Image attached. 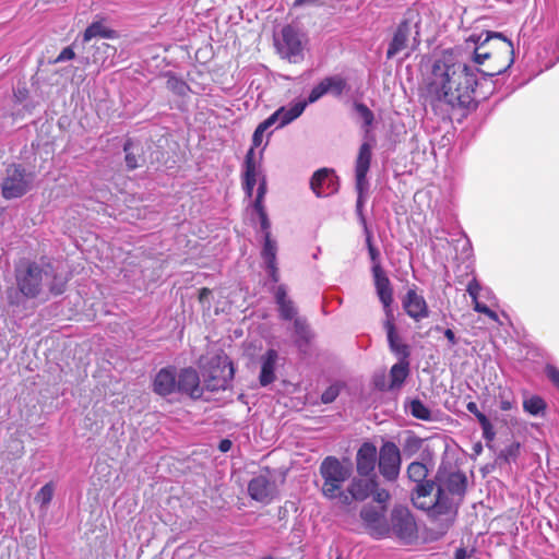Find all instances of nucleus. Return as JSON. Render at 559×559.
<instances>
[{
  "label": "nucleus",
  "instance_id": "338daca9",
  "mask_svg": "<svg viewBox=\"0 0 559 559\" xmlns=\"http://www.w3.org/2000/svg\"><path fill=\"white\" fill-rule=\"evenodd\" d=\"M211 294V290L209 288H202L199 294L200 300L205 299Z\"/></svg>",
  "mask_w": 559,
  "mask_h": 559
},
{
  "label": "nucleus",
  "instance_id": "9b49d317",
  "mask_svg": "<svg viewBox=\"0 0 559 559\" xmlns=\"http://www.w3.org/2000/svg\"><path fill=\"white\" fill-rule=\"evenodd\" d=\"M301 33L292 25L282 29V39L276 43L278 53L289 62L298 63L304 60V44Z\"/></svg>",
  "mask_w": 559,
  "mask_h": 559
},
{
  "label": "nucleus",
  "instance_id": "2eb2a0df",
  "mask_svg": "<svg viewBox=\"0 0 559 559\" xmlns=\"http://www.w3.org/2000/svg\"><path fill=\"white\" fill-rule=\"evenodd\" d=\"M347 90L346 79L340 74L328 75L317 83L309 92L307 99L308 103L314 104L321 99L324 95L331 94L332 96L340 98Z\"/></svg>",
  "mask_w": 559,
  "mask_h": 559
},
{
  "label": "nucleus",
  "instance_id": "09e8293b",
  "mask_svg": "<svg viewBox=\"0 0 559 559\" xmlns=\"http://www.w3.org/2000/svg\"><path fill=\"white\" fill-rule=\"evenodd\" d=\"M168 86L178 95H183L188 90V85L178 79H169Z\"/></svg>",
  "mask_w": 559,
  "mask_h": 559
},
{
  "label": "nucleus",
  "instance_id": "6e6d98bb",
  "mask_svg": "<svg viewBox=\"0 0 559 559\" xmlns=\"http://www.w3.org/2000/svg\"><path fill=\"white\" fill-rule=\"evenodd\" d=\"M257 185H258L257 194L260 195V197H265V194L267 192L266 176H262L260 178V180L257 182Z\"/></svg>",
  "mask_w": 559,
  "mask_h": 559
},
{
  "label": "nucleus",
  "instance_id": "680f3d73",
  "mask_svg": "<svg viewBox=\"0 0 559 559\" xmlns=\"http://www.w3.org/2000/svg\"><path fill=\"white\" fill-rule=\"evenodd\" d=\"M467 556V550L464 547L457 548L454 552V559H466Z\"/></svg>",
  "mask_w": 559,
  "mask_h": 559
},
{
  "label": "nucleus",
  "instance_id": "1a4fd4ad",
  "mask_svg": "<svg viewBox=\"0 0 559 559\" xmlns=\"http://www.w3.org/2000/svg\"><path fill=\"white\" fill-rule=\"evenodd\" d=\"M402 466L400 448L393 441H384L378 454V468L381 476L390 483L396 481Z\"/></svg>",
  "mask_w": 559,
  "mask_h": 559
},
{
  "label": "nucleus",
  "instance_id": "5701e85b",
  "mask_svg": "<svg viewBox=\"0 0 559 559\" xmlns=\"http://www.w3.org/2000/svg\"><path fill=\"white\" fill-rule=\"evenodd\" d=\"M278 308V314L282 320L290 321L296 319L297 308L294 301L287 296V286L280 284L271 289Z\"/></svg>",
  "mask_w": 559,
  "mask_h": 559
},
{
  "label": "nucleus",
  "instance_id": "37998d69",
  "mask_svg": "<svg viewBox=\"0 0 559 559\" xmlns=\"http://www.w3.org/2000/svg\"><path fill=\"white\" fill-rule=\"evenodd\" d=\"M341 388L337 383H333L330 386H328L323 393L321 394V402L323 404H331L333 403L337 396L340 395Z\"/></svg>",
  "mask_w": 559,
  "mask_h": 559
},
{
  "label": "nucleus",
  "instance_id": "052dcab7",
  "mask_svg": "<svg viewBox=\"0 0 559 559\" xmlns=\"http://www.w3.org/2000/svg\"><path fill=\"white\" fill-rule=\"evenodd\" d=\"M231 441L229 439H222L218 444V449L222 452H228L231 449Z\"/></svg>",
  "mask_w": 559,
  "mask_h": 559
},
{
  "label": "nucleus",
  "instance_id": "7ed1b4c3",
  "mask_svg": "<svg viewBox=\"0 0 559 559\" xmlns=\"http://www.w3.org/2000/svg\"><path fill=\"white\" fill-rule=\"evenodd\" d=\"M320 475L323 479L321 492L329 500L337 499L342 504H350L349 496L342 489L352 476V466L343 464L335 456H326L320 464Z\"/></svg>",
  "mask_w": 559,
  "mask_h": 559
},
{
  "label": "nucleus",
  "instance_id": "20e7f679",
  "mask_svg": "<svg viewBox=\"0 0 559 559\" xmlns=\"http://www.w3.org/2000/svg\"><path fill=\"white\" fill-rule=\"evenodd\" d=\"M371 158L372 145L369 142L361 143L355 162V188L357 191L356 214L360 224L366 229L367 221L364 215V206L366 202V194L369 190V181L367 175L370 169Z\"/></svg>",
  "mask_w": 559,
  "mask_h": 559
},
{
  "label": "nucleus",
  "instance_id": "a19ab883",
  "mask_svg": "<svg viewBox=\"0 0 559 559\" xmlns=\"http://www.w3.org/2000/svg\"><path fill=\"white\" fill-rule=\"evenodd\" d=\"M519 454H520V443L512 442L499 452V454L497 456V461L500 465L501 464H511L516 461Z\"/></svg>",
  "mask_w": 559,
  "mask_h": 559
},
{
  "label": "nucleus",
  "instance_id": "7c9ffc66",
  "mask_svg": "<svg viewBox=\"0 0 559 559\" xmlns=\"http://www.w3.org/2000/svg\"><path fill=\"white\" fill-rule=\"evenodd\" d=\"M437 488V480H425L416 484L412 491V501L414 506L420 510H426L430 501L426 499L430 497L433 488Z\"/></svg>",
  "mask_w": 559,
  "mask_h": 559
},
{
  "label": "nucleus",
  "instance_id": "f704fd0d",
  "mask_svg": "<svg viewBox=\"0 0 559 559\" xmlns=\"http://www.w3.org/2000/svg\"><path fill=\"white\" fill-rule=\"evenodd\" d=\"M405 409L407 413H409L413 417L429 421L432 419V414L429 407L419 399H413L405 405Z\"/></svg>",
  "mask_w": 559,
  "mask_h": 559
},
{
  "label": "nucleus",
  "instance_id": "ddd939ff",
  "mask_svg": "<svg viewBox=\"0 0 559 559\" xmlns=\"http://www.w3.org/2000/svg\"><path fill=\"white\" fill-rule=\"evenodd\" d=\"M437 489L462 500L467 488V477L461 471L439 469L436 475Z\"/></svg>",
  "mask_w": 559,
  "mask_h": 559
},
{
  "label": "nucleus",
  "instance_id": "b1692460",
  "mask_svg": "<svg viewBox=\"0 0 559 559\" xmlns=\"http://www.w3.org/2000/svg\"><path fill=\"white\" fill-rule=\"evenodd\" d=\"M278 360V353L274 348H269L260 358L259 382L261 386H267L276 379L275 370Z\"/></svg>",
  "mask_w": 559,
  "mask_h": 559
},
{
  "label": "nucleus",
  "instance_id": "0e129e2a",
  "mask_svg": "<svg viewBox=\"0 0 559 559\" xmlns=\"http://www.w3.org/2000/svg\"><path fill=\"white\" fill-rule=\"evenodd\" d=\"M253 213L257 215L258 221H259V224H260L261 222L266 221V219L269 218V215H267L266 209H263V210H261V211H255V212H253Z\"/></svg>",
  "mask_w": 559,
  "mask_h": 559
},
{
  "label": "nucleus",
  "instance_id": "cd10ccee",
  "mask_svg": "<svg viewBox=\"0 0 559 559\" xmlns=\"http://www.w3.org/2000/svg\"><path fill=\"white\" fill-rule=\"evenodd\" d=\"M412 33V25L408 20H403L396 27L392 40L386 50V58L392 59L399 52L407 47V41Z\"/></svg>",
  "mask_w": 559,
  "mask_h": 559
},
{
  "label": "nucleus",
  "instance_id": "e2e57ef3",
  "mask_svg": "<svg viewBox=\"0 0 559 559\" xmlns=\"http://www.w3.org/2000/svg\"><path fill=\"white\" fill-rule=\"evenodd\" d=\"M100 48H103L107 55H111V56H114L117 51V49L114 46L106 44V43H103L102 46L98 47V49H100Z\"/></svg>",
  "mask_w": 559,
  "mask_h": 559
},
{
  "label": "nucleus",
  "instance_id": "a211bd4d",
  "mask_svg": "<svg viewBox=\"0 0 559 559\" xmlns=\"http://www.w3.org/2000/svg\"><path fill=\"white\" fill-rule=\"evenodd\" d=\"M248 493L252 500L269 504L277 493V486L267 476L258 475L249 481Z\"/></svg>",
  "mask_w": 559,
  "mask_h": 559
},
{
  "label": "nucleus",
  "instance_id": "f257e3e1",
  "mask_svg": "<svg viewBox=\"0 0 559 559\" xmlns=\"http://www.w3.org/2000/svg\"><path fill=\"white\" fill-rule=\"evenodd\" d=\"M479 72V69L456 60L452 52L445 51L432 64L429 93L437 102L451 108H468L475 103Z\"/></svg>",
  "mask_w": 559,
  "mask_h": 559
},
{
  "label": "nucleus",
  "instance_id": "5fc2aeb1",
  "mask_svg": "<svg viewBox=\"0 0 559 559\" xmlns=\"http://www.w3.org/2000/svg\"><path fill=\"white\" fill-rule=\"evenodd\" d=\"M241 185H242V190L245 192L246 198H248L249 200H252L254 187L257 186V183L241 180Z\"/></svg>",
  "mask_w": 559,
  "mask_h": 559
},
{
  "label": "nucleus",
  "instance_id": "c03bdc74",
  "mask_svg": "<svg viewBox=\"0 0 559 559\" xmlns=\"http://www.w3.org/2000/svg\"><path fill=\"white\" fill-rule=\"evenodd\" d=\"M371 496L373 501L378 502L380 506H384L390 499V492L385 488H380L378 480L376 479V488L372 489Z\"/></svg>",
  "mask_w": 559,
  "mask_h": 559
},
{
  "label": "nucleus",
  "instance_id": "69168bd1",
  "mask_svg": "<svg viewBox=\"0 0 559 559\" xmlns=\"http://www.w3.org/2000/svg\"><path fill=\"white\" fill-rule=\"evenodd\" d=\"M319 0H295L294 1V7H301V5H306V4H314L317 3Z\"/></svg>",
  "mask_w": 559,
  "mask_h": 559
},
{
  "label": "nucleus",
  "instance_id": "58836bf2",
  "mask_svg": "<svg viewBox=\"0 0 559 559\" xmlns=\"http://www.w3.org/2000/svg\"><path fill=\"white\" fill-rule=\"evenodd\" d=\"M354 109L362 121L361 127L365 130V133L368 134L374 121V115L372 110L366 104L359 102L354 103Z\"/></svg>",
  "mask_w": 559,
  "mask_h": 559
},
{
  "label": "nucleus",
  "instance_id": "f03ea898",
  "mask_svg": "<svg viewBox=\"0 0 559 559\" xmlns=\"http://www.w3.org/2000/svg\"><path fill=\"white\" fill-rule=\"evenodd\" d=\"M16 290L8 289L10 306L21 307L27 299L58 297L66 293L70 276L50 261H23L15 267Z\"/></svg>",
  "mask_w": 559,
  "mask_h": 559
},
{
  "label": "nucleus",
  "instance_id": "39448f33",
  "mask_svg": "<svg viewBox=\"0 0 559 559\" xmlns=\"http://www.w3.org/2000/svg\"><path fill=\"white\" fill-rule=\"evenodd\" d=\"M36 175L26 169L22 164H9L1 182V194L5 200L24 197L34 186Z\"/></svg>",
  "mask_w": 559,
  "mask_h": 559
},
{
  "label": "nucleus",
  "instance_id": "4be33fe9",
  "mask_svg": "<svg viewBox=\"0 0 559 559\" xmlns=\"http://www.w3.org/2000/svg\"><path fill=\"white\" fill-rule=\"evenodd\" d=\"M378 459L377 448L372 442H364L356 453V469L362 477L372 476Z\"/></svg>",
  "mask_w": 559,
  "mask_h": 559
},
{
  "label": "nucleus",
  "instance_id": "423d86ee",
  "mask_svg": "<svg viewBox=\"0 0 559 559\" xmlns=\"http://www.w3.org/2000/svg\"><path fill=\"white\" fill-rule=\"evenodd\" d=\"M235 376L231 360L227 356L213 357L203 373V389L210 392L227 390Z\"/></svg>",
  "mask_w": 559,
  "mask_h": 559
},
{
  "label": "nucleus",
  "instance_id": "603ef678",
  "mask_svg": "<svg viewBox=\"0 0 559 559\" xmlns=\"http://www.w3.org/2000/svg\"><path fill=\"white\" fill-rule=\"evenodd\" d=\"M266 132L262 127L258 126L252 134V145L253 151L259 147L263 140V134Z\"/></svg>",
  "mask_w": 559,
  "mask_h": 559
},
{
  "label": "nucleus",
  "instance_id": "6ab92c4d",
  "mask_svg": "<svg viewBox=\"0 0 559 559\" xmlns=\"http://www.w3.org/2000/svg\"><path fill=\"white\" fill-rule=\"evenodd\" d=\"M402 306L406 314L417 322L429 317L426 299L417 293L415 285L406 292L402 299Z\"/></svg>",
  "mask_w": 559,
  "mask_h": 559
},
{
  "label": "nucleus",
  "instance_id": "e433bc0d",
  "mask_svg": "<svg viewBox=\"0 0 559 559\" xmlns=\"http://www.w3.org/2000/svg\"><path fill=\"white\" fill-rule=\"evenodd\" d=\"M126 153L124 162L128 170H134L140 167L139 159L141 158L142 148L134 145L131 139H128L123 144Z\"/></svg>",
  "mask_w": 559,
  "mask_h": 559
},
{
  "label": "nucleus",
  "instance_id": "aec40b11",
  "mask_svg": "<svg viewBox=\"0 0 559 559\" xmlns=\"http://www.w3.org/2000/svg\"><path fill=\"white\" fill-rule=\"evenodd\" d=\"M386 320L384 321V329L386 331V338L390 350L397 357L399 361L409 360L411 348L407 344L402 343L394 323L393 310L391 312H384Z\"/></svg>",
  "mask_w": 559,
  "mask_h": 559
},
{
  "label": "nucleus",
  "instance_id": "bb28decb",
  "mask_svg": "<svg viewBox=\"0 0 559 559\" xmlns=\"http://www.w3.org/2000/svg\"><path fill=\"white\" fill-rule=\"evenodd\" d=\"M376 475L368 476V478H353L345 491L350 499L356 501H364L371 496L372 489L376 488Z\"/></svg>",
  "mask_w": 559,
  "mask_h": 559
},
{
  "label": "nucleus",
  "instance_id": "c756f323",
  "mask_svg": "<svg viewBox=\"0 0 559 559\" xmlns=\"http://www.w3.org/2000/svg\"><path fill=\"white\" fill-rule=\"evenodd\" d=\"M481 289L483 287L475 276L467 284L466 292L472 298V301L474 304V310L478 313L486 314L488 318L496 321L498 319L497 313L493 310H491L487 305L478 300L479 293Z\"/></svg>",
  "mask_w": 559,
  "mask_h": 559
},
{
  "label": "nucleus",
  "instance_id": "c9c22d12",
  "mask_svg": "<svg viewBox=\"0 0 559 559\" xmlns=\"http://www.w3.org/2000/svg\"><path fill=\"white\" fill-rule=\"evenodd\" d=\"M294 330L296 335V346L299 350H305L308 346L311 333L306 322L299 318L294 319Z\"/></svg>",
  "mask_w": 559,
  "mask_h": 559
},
{
  "label": "nucleus",
  "instance_id": "ea45409f",
  "mask_svg": "<svg viewBox=\"0 0 559 559\" xmlns=\"http://www.w3.org/2000/svg\"><path fill=\"white\" fill-rule=\"evenodd\" d=\"M406 473L408 479L417 484L427 480L428 468L423 462L415 461L407 466Z\"/></svg>",
  "mask_w": 559,
  "mask_h": 559
},
{
  "label": "nucleus",
  "instance_id": "2f4dec72",
  "mask_svg": "<svg viewBox=\"0 0 559 559\" xmlns=\"http://www.w3.org/2000/svg\"><path fill=\"white\" fill-rule=\"evenodd\" d=\"M118 33L115 29L107 27L103 21L92 22L83 33V41L88 43L95 37L115 39L118 38Z\"/></svg>",
  "mask_w": 559,
  "mask_h": 559
},
{
  "label": "nucleus",
  "instance_id": "de8ad7c7",
  "mask_svg": "<svg viewBox=\"0 0 559 559\" xmlns=\"http://www.w3.org/2000/svg\"><path fill=\"white\" fill-rule=\"evenodd\" d=\"M75 52L71 46L64 47L60 53L57 56V58L53 60V63H61L69 60L74 59Z\"/></svg>",
  "mask_w": 559,
  "mask_h": 559
},
{
  "label": "nucleus",
  "instance_id": "774afa93",
  "mask_svg": "<svg viewBox=\"0 0 559 559\" xmlns=\"http://www.w3.org/2000/svg\"><path fill=\"white\" fill-rule=\"evenodd\" d=\"M413 440L415 441V445L416 447L420 445V439L419 438L415 437Z\"/></svg>",
  "mask_w": 559,
  "mask_h": 559
},
{
  "label": "nucleus",
  "instance_id": "13d9d810",
  "mask_svg": "<svg viewBox=\"0 0 559 559\" xmlns=\"http://www.w3.org/2000/svg\"><path fill=\"white\" fill-rule=\"evenodd\" d=\"M259 231L261 233L262 238L263 237H271L272 236L270 218H267L266 221L260 223Z\"/></svg>",
  "mask_w": 559,
  "mask_h": 559
},
{
  "label": "nucleus",
  "instance_id": "49530a36",
  "mask_svg": "<svg viewBox=\"0 0 559 559\" xmlns=\"http://www.w3.org/2000/svg\"><path fill=\"white\" fill-rule=\"evenodd\" d=\"M545 373L552 385L559 391V369L552 365H547Z\"/></svg>",
  "mask_w": 559,
  "mask_h": 559
},
{
  "label": "nucleus",
  "instance_id": "a878e982",
  "mask_svg": "<svg viewBox=\"0 0 559 559\" xmlns=\"http://www.w3.org/2000/svg\"><path fill=\"white\" fill-rule=\"evenodd\" d=\"M262 156L263 150L260 152L259 159L255 157V151H253V147H250L247 151L242 165L241 180L257 183L262 176H265L261 166Z\"/></svg>",
  "mask_w": 559,
  "mask_h": 559
},
{
  "label": "nucleus",
  "instance_id": "0eeeda50",
  "mask_svg": "<svg viewBox=\"0 0 559 559\" xmlns=\"http://www.w3.org/2000/svg\"><path fill=\"white\" fill-rule=\"evenodd\" d=\"M492 39H499L501 41L499 51L507 56L506 66L496 72V74H501L506 72L509 68H511V66L514 62V47L511 39L506 37L504 34L502 33L488 31L480 35H471L468 41H472L475 45V51L473 56L474 62L476 64H483L485 60H487L491 56V52H480L479 50L484 48L486 44H488ZM490 75H495V73H491Z\"/></svg>",
  "mask_w": 559,
  "mask_h": 559
},
{
  "label": "nucleus",
  "instance_id": "a18cd8bd",
  "mask_svg": "<svg viewBox=\"0 0 559 559\" xmlns=\"http://www.w3.org/2000/svg\"><path fill=\"white\" fill-rule=\"evenodd\" d=\"M511 392L507 394L506 391L499 393V407L503 412L511 411L514 406L513 400L510 397Z\"/></svg>",
  "mask_w": 559,
  "mask_h": 559
},
{
  "label": "nucleus",
  "instance_id": "f8f14e48",
  "mask_svg": "<svg viewBox=\"0 0 559 559\" xmlns=\"http://www.w3.org/2000/svg\"><path fill=\"white\" fill-rule=\"evenodd\" d=\"M460 502L461 500L457 499L456 501L455 497L437 490L435 500H430L425 511H427L432 520H439L444 516L445 526L449 527L456 518Z\"/></svg>",
  "mask_w": 559,
  "mask_h": 559
},
{
  "label": "nucleus",
  "instance_id": "bf43d9fd",
  "mask_svg": "<svg viewBox=\"0 0 559 559\" xmlns=\"http://www.w3.org/2000/svg\"><path fill=\"white\" fill-rule=\"evenodd\" d=\"M443 335L449 341L450 345L454 346L457 344V338L455 336V333L451 329L443 330Z\"/></svg>",
  "mask_w": 559,
  "mask_h": 559
},
{
  "label": "nucleus",
  "instance_id": "4d7b16f0",
  "mask_svg": "<svg viewBox=\"0 0 559 559\" xmlns=\"http://www.w3.org/2000/svg\"><path fill=\"white\" fill-rule=\"evenodd\" d=\"M264 198L265 197H260V195L255 194L254 200L251 201L252 212L261 211V210L265 209V206H264Z\"/></svg>",
  "mask_w": 559,
  "mask_h": 559
},
{
  "label": "nucleus",
  "instance_id": "3c124183",
  "mask_svg": "<svg viewBox=\"0 0 559 559\" xmlns=\"http://www.w3.org/2000/svg\"><path fill=\"white\" fill-rule=\"evenodd\" d=\"M549 49L555 53V58L545 63L546 69L554 67L559 61V39L556 45H549ZM547 51L548 48H545V52Z\"/></svg>",
  "mask_w": 559,
  "mask_h": 559
},
{
  "label": "nucleus",
  "instance_id": "4c0bfd02",
  "mask_svg": "<svg viewBox=\"0 0 559 559\" xmlns=\"http://www.w3.org/2000/svg\"><path fill=\"white\" fill-rule=\"evenodd\" d=\"M261 258L264 264L277 262V242L271 237H263Z\"/></svg>",
  "mask_w": 559,
  "mask_h": 559
},
{
  "label": "nucleus",
  "instance_id": "dca6fc26",
  "mask_svg": "<svg viewBox=\"0 0 559 559\" xmlns=\"http://www.w3.org/2000/svg\"><path fill=\"white\" fill-rule=\"evenodd\" d=\"M310 188L318 198H326L338 191L340 180L334 169L320 168L312 175Z\"/></svg>",
  "mask_w": 559,
  "mask_h": 559
},
{
  "label": "nucleus",
  "instance_id": "c85d7f7f",
  "mask_svg": "<svg viewBox=\"0 0 559 559\" xmlns=\"http://www.w3.org/2000/svg\"><path fill=\"white\" fill-rule=\"evenodd\" d=\"M466 409L468 413L473 414L483 431V438L486 441L487 445L492 442L496 438V430L490 421V419L478 409V406L475 402H468L466 404Z\"/></svg>",
  "mask_w": 559,
  "mask_h": 559
},
{
  "label": "nucleus",
  "instance_id": "864d4df0",
  "mask_svg": "<svg viewBox=\"0 0 559 559\" xmlns=\"http://www.w3.org/2000/svg\"><path fill=\"white\" fill-rule=\"evenodd\" d=\"M274 124H278L277 115L275 111L270 115L266 119H264L262 122H260L258 126L262 127L265 131H267L270 128H272Z\"/></svg>",
  "mask_w": 559,
  "mask_h": 559
},
{
  "label": "nucleus",
  "instance_id": "72a5a7b5",
  "mask_svg": "<svg viewBox=\"0 0 559 559\" xmlns=\"http://www.w3.org/2000/svg\"><path fill=\"white\" fill-rule=\"evenodd\" d=\"M547 408L546 401L537 394L531 395L523 401V409L525 413L535 416L543 417Z\"/></svg>",
  "mask_w": 559,
  "mask_h": 559
},
{
  "label": "nucleus",
  "instance_id": "79ce46f5",
  "mask_svg": "<svg viewBox=\"0 0 559 559\" xmlns=\"http://www.w3.org/2000/svg\"><path fill=\"white\" fill-rule=\"evenodd\" d=\"M55 493L53 484L47 483L45 484L36 493L35 501L39 504L40 509L46 511L48 506L50 504Z\"/></svg>",
  "mask_w": 559,
  "mask_h": 559
},
{
  "label": "nucleus",
  "instance_id": "412c9836",
  "mask_svg": "<svg viewBox=\"0 0 559 559\" xmlns=\"http://www.w3.org/2000/svg\"><path fill=\"white\" fill-rule=\"evenodd\" d=\"M177 369L174 366L160 368L152 382V390L155 394L166 397L176 393Z\"/></svg>",
  "mask_w": 559,
  "mask_h": 559
},
{
  "label": "nucleus",
  "instance_id": "6e6552de",
  "mask_svg": "<svg viewBox=\"0 0 559 559\" xmlns=\"http://www.w3.org/2000/svg\"><path fill=\"white\" fill-rule=\"evenodd\" d=\"M366 243L368 248L369 258L371 260V273L377 296L383 307L384 312H391V305L393 304V288L390 278L385 274L380 262V251L373 246L371 236L367 235Z\"/></svg>",
  "mask_w": 559,
  "mask_h": 559
},
{
  "label": "nucleus",
  "instance_id": "4468645a",
  "mask_svg": "<svg viewBox=\"0 0 559 559\" xmlns=\"http://www.w3.org/2000/svg\"><path fill=\"white\" fill-rule=\"evenodd\" d=\"M384 506L374 507L372 504L364 506L360 510V518L369 530L370 534L376 538H384L390 536L389 522L385 519Z\"/></svg>",
  "mask_w": 559,
  "mask_h": 559
},
{
  "label": "nucleus",
  "instance_id": "f3484780",
  "mask_svg": "<svg viewBox=\"0 0 559 559\" xmlns=\"http://www.w3.org/2000/svg\"><path fill=\"white\" fill-rule=\"evenodd\" d=\"M176 393L187 395L192 400L203 396V385L200 383L198 371L192 367L182 368L177 371Z\"/></svg>",
  "mask_w": 559,
  "mask_h": 559
},
{
  "label": "nucleus",
  "instance_id": "9d476101",
  "mask_svg": "<svg viewBox=\"0 0 559 559\" xmlns=\"http://www.w3.org/2000/svg\"><path fill=\"white\" fill-rule=\"evenodd\" d=\"M390 535L393 534L402 540H411L415 537L417 526L415 519L407 507L395 506L390 514Z\"/></svg>",
  "mask_w": 559,
  "mask_h": 559
},
{
  "label": "nucleus",
  "instance_id": "393cba45",
  "mask_svg": "<svg viewBox=\"0 0 559 559\" xmlns=\"http://www.w3.org/2000/svg\"><path fill=\"white\" fill-rule=\"evenodd\" d=\"M310 105L308 99H299L288 104L287 106H281L275 110L277 115L278 124L275 129H281L299 118L307 106Z\"/></svg>",
  "mask_w": 559,
  "mask_h": 559
},
{
  "label": "nucleus",
  "instance_id": "8fccbe9b",
  "mask_svg": "<svg viewBox=\"0 0 559 559\" xmlns=\"http://www.w3.org/2000/svg\"><path fill=\"white\" fill-rule=\"evenodd\" d=\"M264 269H265V272L267 273L270 281L274 284L278 283L280 274H278L277 262L264 264Z\"/></svg>",
  "mask_w": 559,
  "mask_h": 559
},
{
  "label": "nucleus",
  "instance_id": "473e14b6",
  "mask_svg": "<svg viewBox=\"0 0 559 559\" xmlns=\"http://www.w3.org/2000/svg\"><path fill=\"white\" fill-rule=\"evenodd\" d=\"M409 360L399 361L390 369V389H397L403 385L409 374Z\"/></svg>",
  "mask_w": 559,
  "mask_h": 559
}]
</instances>
